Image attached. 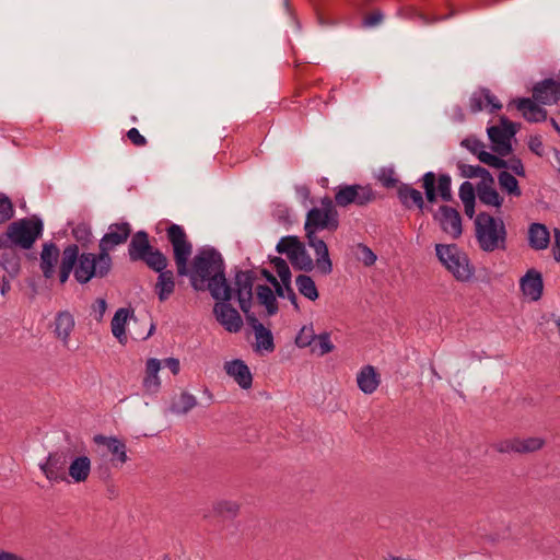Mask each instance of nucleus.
Masks as SVG:
<instances>
[{
    "instance_id": "obj_40",
    "label": "nucleus",
    "mask_w": 560,
    "mask_h": 560,
    "mask_svg": "<svg viewBox=\"0 0 560 560\" xmlns=\"http://www.w3.org/2000/svg\"><path fill=\"white\" fill-rule=\"evenodd\" d=\"M422 188L424 189L425 199L430 203L438 200V191L435 188L436 175L434 172H427L421 177Z\"/></svg>"
},
{
    "instance_id": "obj_8",
    "label": "nucleus",
    "mask_w": 560,
    "mask_h": 560,
    "mask_svg": "<svg viewBox=\"0 0 560 560\" xmlns=\"http://www.w3.org/2000/svg\"><path fill=\"white\" fill-rule=\"evenodd\" d=\"M521 125L500 117V126H491L487 129L488 137L493 143L492 150L500 156H506L512 151L511 139L517 133Z\"/></svg>"
},
{
    "instance_id": "obj_11",
    "label": "nucleus",
    "mask_w": 560,
    "mask_h": 560,
    "mask_svg": "<svg viewBox=\"0 0 560 560\" xmlns=\"http://www.w3.org/2000/svg\"><path fill=\"white\" fill-rule=\"evenodd\" d=\"M338 228L339 215H335L334 213L331 214L330 212H326L316 207L308 210L304 224L305 232H317L322 230L335 232Z\"/></svg>"
},
{
    "instance_id": "obj_28",
    "label": "nucleus",
    "mask_w": 560,
    "mask_h": 560,
    "mask_svg": "<svg viewBox=\"0 0 560 560\" xmlns=\"http://www.w3.org/2000/svg\"><path fill=\"white\" fill-rule=\"evenodd\" d=\"M91 471V460L88 456H78L69 465V476L74 482H84Z\"/></svg>"
},
{
    "instance_id": "obj_29",
    "label": "nucleus",
    "mask_w": 560,
    "mask_h": 560,
    "mask_svg": "<svg viewBox=\"0 0 560 560\" xmlns=\"http://www.w3.org/2000/svg\"><path fill=\"white\" fill-rule=\"evenodd\" d=\"M256 295L258 303L264 305L268 316H273L278 313L279 306L276 294L266 284H258L256 287Z\"/></svg>"
},
{
    "instance_id": "obj_48",
    "label": "nucleus",
    "mask_w": 560,
    "mask_h": 560,
    "mask_svg": "<svg viewBox=\"0 0 560 560\" xmlns=\"http://www.w3.org/2000/svg\"><path fill=\"white\" fill-rule=\"evenodd\" d=\"M316 338L313 326H303L295 337V345L299 348L312 347Z\"/></svg>"
},
{
    "instance_id": "obj_19",
    "label": "nucleus",
    "mask_w": 560,
    "mask_h": 560,
    "mask_svg": "<svg viewBox=\"0 0 560 560\" xmlns=\"http://www.w3.org/2000/svg\"><path fill=\"white\" fill-rule=\"evenodd\" d=\"M93 442L96 445H103L112 454V462L125 464L129 460L127 455V446L124 441L116 436H106L103 434H96L93 436Z\"/></svg>"
},
{
    "instance_id": "obj_45",
    "label": "nucleus",
    "mask_w": 560,
    "mask_h": 560,
    "mask_svg": "<svg viewBox=\"0 0 560 560\" xmlns=\"http://www.w3.org/2000/svg\"><path fill=\"white\" fill-rule=\"evenodd\" d=\"M438 187L436 191L439 192L441 199L445 202H450L453 200L452 194V178L448 174H440L436 176Z\"/></svg>"
},
{
    "instance_id": "obj_4",
    "label": "nucleus",
    "mask_w": 560,
    "mask_h": 560,
    "mask_svg": "<svg viewBox=\"0 0 560 560\" xmlns=\"http://www.w3.org/2000/svg\"><path fill=\"white\" fill-rule=\"evenodd\" d=\"M43 220L36 215L13 221L8 225L7 232L0 235V248L7 249L16 246L30 249L43 235Z\"/></svg>"
},
{
    "instance_id": "obj_42",
    "label": "nucleus",
    "mask_w": 560,
    "mask_h": 560,
    "mask_svg": "<svg viewBox=\"0 0 560 560\" xmlns=\"http://www.w3.org/2000/svg\"><path fill=\"white\" fill-rule=\"evenodd\" d=\"M352 253L357 260L361 261L366 267L373 266L377 258L373 250L363 243L355 244L352 247Z\"/></svg>"
},
{
    "instance_id": "obj_63",
    "label": "nucleus",
    "mask_w": 560,
    "mask_h": 560,
    "mask_svg": "<svg viewBox=\"0 0 560 560\" xmlns=\"http://www.w3.org/2000/svg\"><path fill=\"white\" fill-rule=\"evenodd\" d=\"M486 103L490 106L489 112L495 113L497 110L502 108V104L497 100L494 95L491 94L490 90L488 89V96H486Z\"/></svg>"
},
{
    "instance_id": "obj_18",
    "label": "nucleus",
    "mask_w": 560,
    "mask_h": 560,
    "mask_svg": "<svg viewBox=\"0 0 560 560\" xmlns=\"http://www.w3.org/2000/svg\"><path fill=\"white\" fill-rule=\"evenodd\" d=\"M247 324L254 329L256 339V350L272 352L276 348L273 336L270 329L266 328L256 317V315L247 314L245 316Z\"/></svg>"
},
{
    "instance_id": "obj_62",
    "label": "nucleus",
    "mask_w": 560,
    "mask_h": 560,
    "mask_svg": "<svg viewBox=\"0 0 560 560\" xmlns=\"http://www.w3.org/2000/svg\"><path fill=\"white\" fill-rule=\"evenodd\" d=\"M453 14H454V12H451L448 15H444V16H436L435 15V16L430 18V16L423 14V13H419L417 15V18H418V20L422 24L430 25V24H433V23L439 22V21H444V20L448 19L450 16H452Z\"/></svg>"
},
{
    "instance_id": "obj_35",
    "label": "nucleus",
    "mask_w": 560,
    "mask_h": 560,
    "mask_svg": "<svg viewBox=\"0 0 560 560\" xmlns=\"http://www.w3.org/2000/svg\"><path fill=\"white\" fill-rule=\"evenodd\" d=\"M299 292L311 301L318 299V290L314 280L307 275H299L295 279Z\"/></svg>"
},
{
    "instance_id": "obj_10",
    "label": "nucleus",
    "mask_w": 560,
    "mask_h": 560,
    "mask_svg": "<svg viewBox=\"0 0 560 560\" xmlns=\"http://www.w3.org/2000/svg\"><path fill=\"white\" fill-rule=\"evenodd\" d=\"M228 300H215L217 303L213 306V314L215 319L224 329L229 332H238L243 326V319L236 308H234Z\"/></svg>"
},
{
    "instance_id": "obj_41",
    "label": "nucleus",
    "mask_w": 560,
    "mask_h": 560,
    "mask_svg": "<svg viewBox=\"0 0 560 560\" xmlns=\"http://www.w3.org/2000/svg\"><path fill=\"white\" fill-rule=\"evenodd\" d=\"M458 170L460 172V176L465 178H476L479 177L480 180H487L489 176H491V173L479 165H469L464 163H458Z\"/></svg>"
},
{
    "instance_id": "obj_7",
    "label": "nucleus",
    "mask_w": 560,
    "mask_h": 560,
    "mask_svg": "<svg viewBox=\"0 0 560 560\" xmlns=\"http://www.w3.org/2000/svg\"><path fill=\"white\" fill-rule=\"evenodd\" d=\"M128 256L132 262L142 261L148 268H154V266L160 265L165 255L150 244L149 234L141 230L131 236L128 245Z\"/></svg>"
},
{
    "instance_id": "obj_21",
    "label": "nucleus",
    "mask_w": 560,
    "mask_h": 560,
    "mask_svg": "<svg viewBox=\"0 0 560 560\" xmlns=\"http://www.w3.org/2000/svg\"><path fill=\"white\" fill-rule=\"evenodd\" d=\"M224 370L229 376H231L241 388L248 389L253 385V376L249 368L243 360L235 359L225 362Z\"/></svg>"
},
{
    "instance_id": "obj_61",
    "label": "nucleus",
    "mask_w": 560,
    "mask_h": 560,
    "mask_svg": "<svg viewBox=\"0 0 560 560\" xmlns=\"http://www.w3.org/2000/svg\"><path fill=\"white\" fill-rule=\"evenodd\" d=\"M320 203H322V208H319L320 210L330 212L331 214L334 213L335 215H339V213L336 209V207H338V206L336 205L335 199L332 200L330 197L326 196L320 200Z\"/></svg>"
},
{
    "instance_id": "obj_43",
    "label": "nucleus",
    "mask_w": 560,
    "mask_h": 560,
    "mask_svg": "<svg viewBox=\"0 0 560 560\" xmlns=\"http://www.w3.org/2000/svg\"><path fill=\"white\" fill-rule=\"evenodd\" d=\"M491 448L500 454H520V438L499 440L491 444Z\"/></svg>"
},
{
    "instance_id": "obj_27",
    "label": "nucleus",
    "mask_w": 560,
    "mask_h": 560,
    "mask_svg": "<svg viewBox=\"0 0 560 560\" xmlns=\"http://www.w3.org/2000/svg\"><path fill=\"white\" fill-rule=\"evenodd\" d=\"M550 243V233L542 223H532L528 228V245L535 250H542Z\"/></svg>"
},
{
    "instance_id": "obj_49",
    "label": "nucleus",
    "mask_w": 560,
    "mask_h": 560,
    "mask_svg": "<svg viewBox=\"0 0 560 560\" xmlns=\"http://www.w3.org/2000/svg\"><path fill=\"white\" fill-rule=\"evenodd\" d=\"M14 215V208L11 199L0 192V224L11 220Z\"/></svg>"
},
{
    "instance_id": "obj_53",
    "label": "nucleus",
    "mask_w": 560,
    "mask_h": 560,
    "mask_svg": "<svg viewBox=\"0 0 560 560\" xmlns=\"http://www.w3.org/2000/svg\"><path fill=\"white\" fill-rule=\"evenodd\" d=\"M488 96V89L482 88L474 92L469 98V108L471 113H478L483 109V102Z\"/></svg>"
},
{
    "instance_id": "obj_56",
    "label": "nucleus",
    "mask_w": 560,
    "mask_h": 560,
    "mask_svg": "<svg viewBox=\"0 0 560 560\" xmlns=\"http://www.w3.org/2000/svg\"><path fill=\"white\" fill-rule=\"evenodd\" d=\"M384 20V14L381 10H374L372 13L364 16L362 20V26L365 28H372L380 25Z\"/></svg>"
},
{
    "instance_id": "obj_3",
    "label": "nucleus",
    "mask_w": 560,
    "mask_h": 560,
    "mask_svg": "<svg viewBox=\"0 0 560 560\" xmlns=\"http://www.w3.org/2000/svg\"><path fill=\"white\" fill-rule=\"evenodd\" d=\"M475 237L479 248L485 253L505 250L508 247V230L501 218L488 212H480L475 218Z\"/></svg>"
},
{
    "instance_id": "obj_52",
    "label": "nucleus",
    "mask_w": 560,
    "mask_h": 560,
    "mask_svg": "<svg viewBox=\"0 0 560 560\" xmlns=\"http://www.w3.org/2000/svg\"><path fill=\"white\" fill-rule=\"evenodd\" d=\"M377 179L385 188L398 187V179L396 178L395 171L392 167H382L377 175Z\"/></svg>"
},
{
    "instance_id": "obj_64",
    "label": "nucleus",
    "mask_w": 560,
    "mask_h": 560,
    "mask_svg": "<svg viewBox=\"0 0 560 560\" xmlns=\"http://www.w3.org/2000/svg\"><path fill=\"white\" fill-rule=\"evenodd\" d=\"M555 243L552 247L553 258L556 261H560V229L553 230Z\"/></svg>"
},
{
    "instance_id": "obj_17",
    "label": "nucleus",
    "mask_w": 560,
    "mask_h": 560,
    "mask_svg": "<svg viewBox=\"0 0 560 560\" xmlns=\"http://www.w3.org/2000/svg\"><path fill=\"white\" fill-rule=\"evenodd\" d=\"M397 198L401 206L407 210L417 208L421 213H424L425 210H430L425 206L422 192L413 188L410 184L401 183L398 185Z\"/></svg>"
},
{
    "instance_id": "obj_24",
    "label": "nucleus",
    "mask_w": 560,
    "mask_h": 560,
    "mask_svg": "<svg viewBox=\"0 0 560 560\" xmlns=\"http://www.w3.org/2000/svg\"><path fill=\"white\" fill-rule=\"evenodd\" d=\"M516 107L529 122H539L547 119V110L533 98L523 97L516 101Z\"/></svg>"
},
{
    "instance_id": "obj_54",
    "label": "nucleus",
    "mask_w": 560,
    "mask_h": 560,
    "mask_svg": "<svg viewBox=\"0 0 560 560\" xmlns=\"http://www.w3.org/2000/svg\"><path fill=\"white\" fill-rule=\"evenodd\" d=\"M460 145L467 149L479 159L481 152H486L485 143L475 136H469L462 140Z\"/></svg>"
},
{
    "instance_id": "obj_31",
    "label": "nucleus",
    "mask_w": 560,
    "mask_h": 560,
    "mask_svg": "<svg viewBox=\"0 0 560 560\" xmlns=\"http://www.w3.org/2000/svg\"><path fill=\"white\" fill-rule=\"evenodd\" d=\"M0 265L7 271L10 279L15 278L21 269L20 256L12 249V247L3 249L0 255Z\"/></svg>"
},
{
    "instance_id": "obj_6",
    "label": "nucleus",
    "mask_w": 560,
    "mask_h": 560,
    "mask_svg": "<svg viewBox=\"0 0 560 560\" xmlns=\"http://www.w3.org/2000/svg\"><path fill=\"white\" fill-rule=\"evenodd\" d=\"M334 190L335 202L340 208H347L351 205L366 207L377 199V192L370 184H340Z\"/></svg>"
},
{
    "instance_id": "obj_20",
    "label": "nucleus",
    "mask_w": 560,
    "mask_h": 560,
    "mask_svg": "<svg viewBox=\"0 0 560 560\" xmlns=\"http://www.w3.org/2000/svg\"><path fill=\"white\" fill-rule=\"evenodd\" d=\"M520 287L525 296L536 302L541 299L544 291L542 276L536 269H529L520 280Z\"/></svg>"
},
{
    "instance_id": "obj_34",
    "label": "nucleus",
    "mask_w": 560,
    "mask_h": 560,
    "mask_svg": "<svg viewBox=\"0 0 560 560\" xmlns=\"http://www.w3.org/2000/svg\"><path fill=\"white\" fill-rule=\"evenodd\" d=\"M500 188L512 197H521L522 190L518 186V180L513 174L508 171H501L498 175Z\"/></svg>"
},
{
    "instance_id": "obj_33",
    "label": "nucleus",
    "mask_w": 560,
    "mask_h": 560,
    "mask_svg": "<svg viewBox=\"0 0 560 560\" xmlns=\"http://www.w3.org/2000/svg\"><path fill=\"white\" fill-rule=\"evenodd\" d=\"M128 317H129V311L127 308L121 307L116 311V313L112 319V323H110L113 335L121 343H125L127 340L125 325L127 323Z\"/></svg>"
},
{
    "instance_id": "obj_55",
    "label": "nucleus",
    "mask_w": 560,
    "mask_h": 560,
    "mask_svg": "<svg viewBox=\"0 0 560 560\" xmlns=\"http://www.w3.org/2000/svg\"><path fill=\"white\" fill-rule=\"evenodd\" d=\"M458 195L462 202L476 201L475 187L468 180L462 183V185L459 186Z\"/></svg>"
},
{
    "instance_id": "obj_9",
    "label": "nucleus",
    "mask_w": 560,
    "mask_h": 560,
    "mask_svg": "<svg viewBox=\"0 0 560 560\" xmlns=\"http://www.w3.org/2000/svg\"><path fill=\"white\" fill-rule=\"evenodd\" d=\"M256 273L253 270H235L232 294H236V299L241 311L246 316L253 314V289L256 281Z\"/></svg>"
},
{
    "instance_id": "obj_25",
    "label": "nucleus",
    "mask_w": 560,
    "mask_h": 560,
    "mask_svg": "<svg viewBox=\"0 0 560 560\" xmlns=\"http://www.w3.org/2000/svg\"><path fill=\"white\" fill-rule=\"evenodd\" d=\"M74 317L69 311L58 312L55 317V335L61 340L63 346H68L70 340V335L74 329Z\"/></svg>"
},
{
    "instance_id": "obj_60",
    "label": "nucleus",
    "mask_w": 560,
    "mask_h": 560,
    "mask_svg": "<svg viewBox=\"0 0 560 560\" xmlns=\"http://www.w3.org/2000/svg\"><path fill=\"white\" fill-rule=\"evenodd\" d=\"M128 139L137 147L147 144V139L139 132L137 128H131L127 131Z\"/></svg>"
},
{
    "instance_id": "obj_12",
    "label": "nucleus",
    "mask_w": 560,
    "mask_h": 560,
    "mask_svg": "<svg viewBox=\"0 0 560 560\" xmlns=\"http://www.w3.org/2000/svg\"><path fill=\"white\" fill-rule=\"evenodd\" d=\"M168 265V259L164 256L160 265L154 268H150L151 270L159 273L156 283L154 285V291L160 300V302H164L168 300V298L175 291V276L173 270L166 269Z\"/></svg>"
},
{
    "instance_id": "obj_1",
    "label": "nucleus",
    "mask_w": 560,
    "mask_h": 560,
    "mask_svg": "<svg viewBox=\"0 0 560 560\" xmlns=\"http://www.w3.org/2000/svg\"><path fill=\"white\" fill-rule=\"evenodd\" d=\"M166 237L173 248L177 276L189 277L194 290H208L214 300H228L232 296V288L225 277L224 259L218 249L211 246L199 248L189 268L192 245L183 226L172 223L166 229Z\"/></svg>"
},
{
    "instance_id": "obj_32",
    "label": "nucleus",
    "mask_w": 560,
    "mask_h": 560,
    "mask_svg": "<svg viewBox=\"0 0 560 560\" xmlns=\"http://www.w3.org/2000/svg\"><path fill=\"white\" fill-rule=\"evenodd\" d=\"M197 406V398L183 392L178 397H175L170 406V411L174 415H186Z\"/></svg>"
},
{
    "instance_id": "obj_44",
    "label": "nucleus",
    "mask_w": 560,
    "mask_h": 560,
    "mask_svg": "<svg viewBox=\"0 0 560 560\" xmlns=\"http://www.w3.org/2000/svg\"><path fill=\"white\" fill-rule=\"evenodd\" d=\"M270 262L275 267L276 272L280 278L279 282H281L283 285H290L292 273L288 262L283 258L278 256L271 257Z\"/></svg>"
},
{
    "instance_id": "obj_16",
    "label": "nucleus",
    "mask_w": 560,
    "mask_h": 560,
    "mask_svg": "<svg viewBox=\"0 0 560 560\" xmlns=\"http://www.w3.org/2000/svg\"><path fill=\"white\" fill-rule=\"evenodd\" d=\"M533 98L542 105H552L560 100V80L552 78L537 82L533 88Z\"/></svg>"
},
{
    "instance_id": "obj_30",
    "label": "nucleus",
    "mask_w": 560,
    "mask_h": 560,
    "mask_svg": "<svg viewBox=\"0 0 560 560\" xmlns=\"http://www.w3.org/2000/svg\"><path fill=\"white\" fill-rule=\"evenodd\" d=\"M161 369V362L158 359L151 358L145 364V376L143 378V386L148 393H155L160 387V378L158 373Z\"/></svg>"
},
{
    "instance_id": "obj_57",
    "label": "nucleus",
    "mask_w": 560,
    "mask_h": 560,
    "mask_svg": "<svg viewBox=\"0 0 560 560\" xmlns=\"http://www.w3.org/2000/svg\"><path fill=\"white\" fill-rule=\"evenodd\" d=\"M508 170L517 176H525V167L521 159L513 156L509 160Z\"/></svg>"
},
{
    "instance_id": "obj_51",
    "label": "nucleus",
    "mask_w": 560,
    "mask_h": 560,
    "mask_svg": "<svg viewBox=\"0 0 560 560\" xmlns=\"http://www.w3.org/2000/svg\"><path fill=\"white\" fill-rule=\"evenodd\" d=\"M503 156L494 155L489 152H481L479 156V161L483 164H487L493 168H508L509 160L502 159Z\"/></svg>"
},
{
    "instance_id": "obj_22",
    "label": "nucleus",
    "mask_w": 560,
    "mask_h": 560,
    "mask_svg": "<svg viewBox=\"0 0 560 560\" xmlns=\"http://www.w3.org/2000/svg\"><path fill=\"white\" fill-rule=\"evenodd\" d=\"M59 257L60 250L54 242L43 244L39 267L46 279L54 277Z\"/></svg>"
},
{
    "instance_id": "obj_39",
    "label": "nucleus",
    "mask_w": 560,
    "mask_h": 560,
    "mask_svg": "<svg viewBox=\"0 0 560 560\" xmlns=\"http://www.w3.org/2000/svg\"><path fill=\"white\" fill-rule=\"evenodd\" d=\"M302 242L298 236L288 235L280 238L276 246V250L279 254H285L288 258L295 256L296 250L302 246Z\"/></svg>"
},
{
    "instance_id": "obj_47",
    "label": "nucleus",
    "mask_w": 560,
    "mask_h": 560,
    "mask_svg": "<svg viewBox=\"0 0 560 560\" xmlns=\"http://www.w3.org/2000/svg\"><path fill=\"white\" fill-rule=\"evenodd\" d=\"M546 441L539 436H530L526 439L520 438V454H529L541 450Z\"/></svg>"
},
{
    "instance_id": "obj_38",
    "label": "nucleus",
    "mask_w": 560,
    "mask_h": 560,
    "mask_svg": "<svg viewBox=\"0 0 560 560\" xmlns=\"http://www.w3.org/2000/svg\"><path fill=\"white\" fill-rule=\"evenodd\" d=\"M335 346L330 340V334L327 331H324L319 335H316L315 341L311 347V352L323 357L331 351H334Z\"/></svg>"
},
{
    "instance_id": "obj_2",
    "label": "nucleus",
    "mask_w": 560,
    "mask_h": 560,
    "mask_svg": "<svg viewBox=\"0 0 560 560\" xmlns=\"http://www.w3.org/2000/svg\"><path fill=\"white\" fill-rule=\"evenodd\" d=\"M131 234V226L128 222L112 223L107 233L103 235L98 244V253L80 254L79 245L66 246L61 254L59 266V281L65 284L70 273L73 272L75 281L86 284L93 278H105L113 268L110 250L116 246L125 244Z\"/></svg>"
},
{
    "instance_id": "obj_15",
    "label": "nucleus",
    "mask_w": 560,
    "mask_h": 560,
    "mask_svg": "<svg viewBox=\"0 0 560 560\" xmlns=\"http://www.w3.org/2000/svg\"><path fill=\"white\" fill-rule=\"evenodd\" d=\"M434 219L440 222L442 230L453 238H458L462 235V217L455 208L441 206L434 214Z\"/></svg>"
},
{
    "instance_id": "obj_58",
    "label": "nucleus",
    "mask_w": 560,
    "mask_h": 560,
    "mask_svg": "<svg viewBox=\"0 0 560 560\" xmlns=\"http://www.w3.org/2000/svg\"><path fill=\"white\" fill-rule=\"evenodd\" d=\"M92 310L95 313V319L97 322H101L103 319V316L107 310V302L103 298L96 299L94 304L92 305Z\"/></svg>"
},
{
    "instance_id": "obj_13",
    "label": "nucleus",
    "mask_w": 560,
    "mask_h": 560,
    "mask_svg": "<svg viewBox=\"0 0 560 560\" xmlns=\"http://www.w3.org/2000/svg\"><path fill=\"white\" fill-rule=\"evenodd\" d=\"M68 464V454L66 452H54L48 455L46 462L39 464L40 470L50 481H66V467Z\"/></svg>"
},
{
    "instance_id": "obj_14",
    "label": "nucleus",
    "mask_w": 560,
    "mask_h": 560,
    "mask_svg": "<svg viewBox=\"0 0 560 560\" xmlns=\"http://www.w3.org/2000/svg\"><path fill=\"white\" fill-rule=\"evenodd\" d=\"M305 236L307 240V245L315 252V261L318 271L324 276L330 275L332 271V262L329 257L327 244L324 240L318 237L317 232H305Z\"/></svg>"
},
{
    "instance_id": "obj_23",
    "label": "nucleus",
    "mask_w": 560,
    "mask_h": 560,
    "mask_svg": "<svg viewBox=\"0 0 560 560\" xmlns=\"http://www.w3.org/2000/svg\"><path fill=\"white\" fill-rule=\"evenodd\" d=\"M476 191L481 203L501 208L504 199L495 190L492 175L487 180H480L476 186Z\"/></svg>"
},
{
    "instance_id": "obj_5",
    "label": "nucleus",
    "mask_w": 560,
    "mask_h": 560,
    "mask_svg": "<svg viewBox=\"0 0 560 560\" xmlns=\"http://www.w3.org/2000/svg\"><path fill=\"white\" fill-rule=\"evenodd\" d=\"M435 254L440 262L459 282H469L475 267L468 255L456 244H436Z\"/></svg>"
},
{
    "instance_id": "obj_46",
    "label": "nucleus",
    "mask_w": 560,
    "mask_h": 560,
    "mask_svg": "<svg viewBox=\"0 0 560 560\" xmlns=\"http://www.w3.org/2000/svg\"><path fill=\"white\" fill-rule=\"evenodd\" d=\"M72 235L83 248H89L92 243V231L89 224L79 223L72 229Z\"/></svg>"
},
{
    "instance_id": "obj_26",
    "label": "nucleus",
    "mask_w": 560,
    "mask_h": 560,
    "mask_svg": "<svg viewBox=\"0 0 560 560\" xmlns=\"http://www.w3.org/2000/svg\"><path fill=\"white\" fill-rule=\"evenodd\" d=\"M381 383L380 374L372 365L363 366L357 374V384L361 392L366 395L373 394Z\"/></svg>"
},
{
    "instance_id": "obj_36",
    "label": "nucleus",
    "mask_w": 560,
    "mask_h": 560,
    "mask_svg": "<svg viewBox=\"0 0 560 560\" xmlns=\"http://www.w3.org/2000/svg\"><path fill=\"white\" fill-rule=\"evenodd\" d=\"M240 504L233 500H219L213 503V512L224 518H235L240 513Z\"/></svg>"
},
{
    "instance_id": "obj_59",
    "label": "nucleus",
    "mask_w": 560,
    "mask_h": 560,
    "mask_svg": "<svg viewBox=\"0 0 560 560\" xmlns=\"http://www.w3.org/2000/svg\"><path fill=\"white\" fill-rule=\"evenodd\" d=\"M529 150L538 156L544 155V145L539 136H532L528 140Z\"/></svg>"
},
{
    "instance_id": "obj_37",
    "label": "nucleus",
    "mask_w": 560,
    "mask_h": 560,
    "mask_svg": "<svg viewBox=\"0 0 560 560\" xmlns=\"http://www.w3.org/2000/svg\"><path fill=\"white\" fill-rule=\"evenodd\" d=\"M289 260L293 268L298 270L310 272L314 269L313 259L306 252L304 244L296 250L295 256H291Z\"/></svg>"
},
{
    "instance_id": "obj_50",
    "label": "nucleus",
    "mask_w": 560,
    "mask_h": 560,
    "mask_svg": "<svg viewBox=\"0 0 560 560\" xmlns=\"http://www.w3.org/2000/svg\"><path fill=\"white\" fill-rule=\"evenodd\" d=\"M503 156L494 155L489 152H481L479 156V161L483 164H487L493 168H508L509 160L502 159Z\"/></svg>"
}]
</instances>
